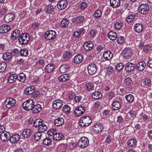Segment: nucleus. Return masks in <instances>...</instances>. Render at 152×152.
Instances as JSON below:
<instances>
[{
	"mask_svg": "<svg viewBox=\"0 0 152 152\" xmlns=\"http://www.w3.org/2000/svg\"><path fill=\"white\" fill-rule=\"evenodd\" d=\"M91 121V119L90 117L83 116L80 120V125L82 127H86L90 125Z\"/></svg>",
	"mask_w": 152,
	"mask_h": 152,
	"instance_id": "f257e3e1",
	"label": "nucleus"
},
{
	"mask_svg": "<svg viewBox=\"0 0 152 152\" xmlns=\"http://www.w3.org/2000/svg\"><path fill=\"white\" fill-rule=\"evenodd\" d=\"M18 40L19 43L21 45L26 44L30 40V35L25 33H22L19 37Z\"/></svg>",
	"mask_w": 152,
	"mask_h": 152,
	"instance_id": "f03ea898",
	"label": "nucleus"
},
{
	"mask_svg": "<svg viewBox=\"0 0 152 152\" xmlns=\"http://www.w3.org/2000/svg\"><path fill=\"white\" fill-rule=\"evenodd\" d=\"M34 103L31 99H30L26 101L23 104V108L26 110H31Z\"/></svg>",
	"mask_w": 152,
	"mask_h": 152,
	"instance_id": "7ed1b4c3",
	"label": "nucleus"
},
{
	"mask_svg": "<svg viewBox=\"0 0 152 152\" xmlns=\"http://www.w3.org/2000/svg\"><path fill=\"white\" fill-rule=\"evenodd\" d=\"M16 103V101L14 98L9 97L5 100L4 104L7 108L10 109L14 106Z\"/></svg>",
	"mask_w": 152,
	"mask_h": 152,
	"instance_id": "20e7f679",
	"label": "nucleus"
},
{
	"mask_svg": "<svg viewBox=\"0 0 152 152\" xmlns=\"http://www.w3.org/2000/svg\"><path fill=\"white\" fill-rule=\"evenodd\" d=\"M89 144L88 139L86 137H82L78 141L77 145L82 148L86 147Z\"/></svg>",
	"mask_w": 152,
	"mask_h": 152,
	"instance_id": "39448f33",
	"label": "nucleus"
},
{
	"mask_svg": "<svg viewBox=\"0 0 152 152\" xmlns=\"http://www.w3.org/2000/svg\"><path fill=\"white\" fill-rule=\"evenodd\" d=\"M56 36V32L52 30L46 31L45 34V38L47 40H53Z\"/></svg>",
	"mask_w": 152,
	"mask_h": 152,
	"instance_id": "423d86ee",
	"label": "nucleus"
},
{
	"mask_svg": "<svg viewBox=\"0 0 152 152\" xmlns=\"http://www.w3.org/2000/svg\"><path fill=\"white\" fill-rule=\"evenodd\" d=\"M97 69L96 65L94 63L89 64L87 67L88 73L90 75L94 74L96 72Z\"/></svg>",
	"mask_w": 152,
	"mask_h": 152,
	"instance_id": "0eeeda50",
	"label": "nucleus"
},
{
	"mask_svg": "<svg viewBox=\"0 0 152 152\" xmlns=\"http://www.w3.org/2000/svg\"><path fill=\"white\" fill-rule=\"evenodd\" d=\"M149 7L146 4H142L138 8V11L142 14H146L148 12Z\"/></svg>",
	"mask_w": 152,
	"mask_h": 152,
	"instance_id": "6e6552de",
	"label": "nucleus"
},
{
	"mask_svg": "<svg viewBox=\"0 0 152 152\" xmlns=\"http://www.w3.org/2000/svg\"><path fill=\"white\" fill-rule=\"evenodd\" d=\"M62 101L59 99L56 100L53 103V108L55 110L61 108L63 104Z\"/></svg>",
	"mask_w": 152,
	"mask_h": 152,
	"instance_id": "1a4fd4ad",
	"label": "nucleus"
},
{
	"mask_svg": "<svg viewBox=\"0 0 152 152\" xmlns=\"http://www.w3.org/2000/svg\"><path fill=\"white\" fill-rule=\"evenodd\" d=\"M132 54V50L130 48H125L122 53L123 57L128 58L130 57Z\"/></svg>",
	"mask_w": 152,
	"mask_h": 152,
	"instance_id": "9d476101",
	"label": "nucleus"
},
{
	"mask_svg": "<svg viewBox=\"0 0 152 152\" xmlns=\"http://www.w3.org/2000/svg\"><path fill=\"white\" fill-rule=\"evenodd\" d=\"M85 111V109L82 106H80L77 107L75 111V113L76 115L80 116Z\"/></svg>",
	"mask_w": 152,
	"mask_h": 152,
	"instance_id": "9b49d317",
	"label": "nucleus"
},
{
	"mask_svg": "<svg viewBox=\"0 0 152 152\" xmlns=\"http://www.w3.org/2000/svg\"><path fill=\"white\" fill-rule=\"evenodd\" d=\"M20 31L18 29L14 30L11 34L10 36L11 39L15 40L19 38L20 35Z\"/></svg>",
	"mask_w": 152,
	"mask_h": 152,
	"instance_id": "f8f14e48",
	"label": "nucleus"
},
{
	"mask_svg": "<svg viewBox=\"0 0 152 152\" xmlns=\"http://www.w3.org/2000/svg\"><path fill=\"white\" fill-rule=\"evenodd\" d=\"M146 66V64L144 61L138 62L136 65V69L139 71H142L144 70Z\"/></svg>",
	"mask_w": 152,
	"mask_h": 152,
	"instance_id": "ddd939ff",
	"label": "nucleus"
},
{
	"mask_svg": "<svg viewBox=\"0 0 152 152\" xmlns=\"http://www.w3.org/2000/svg\"><path fill=\"white\" fill-rule=\"evenodd\" d=\"M42 110L41 105L39 104L37 105H34L31 110V113L32 114H36Z\"/></svg>",
	"mask_w": 152,
	"mask_h": 152,
	"instance_id": "4468645a",
	"label": "nucleus"
},
{
	"mask_svg": "<svg viewBox=\"0 0 152 152\" xmlns=\"http://www.w3.org/2000/svg\"><path fill=\"white\" fill-rule=\"evenodd\" d=\"M113 56V54L110 50L104 51L103 54V57L106 60H109L111 59Z\"/></svg>",
	"mask_w": 152,
	"mask_h": 152,
	"instance_id": "2eb2a0df",
	"label": "nucleus"
},
{
	"mask_svg": "<svg viewBox=\"0 0 152 152\" xmlns=\"http://www.w3.org/2000/svg\"><path fill=\"white\" fill-rule=\"evenodd\" d=\"M135 66V65L134 64L129 62L126 64L125 69L127 72H130L134 69Z\"/></svg>",
	"mask_w": 152,
	"mask_h": 152,
	"instance_id": "dca6fc26",
	"label": "nucleus"
},
{
	"mask_svg": "<svg viewBox=\"0 0 152 152\" xmlns=\"http://www.w3.org/2000/svg\"><path fill=\"white\" fill-rule=\"evenodd\" d=\"M84 20V16H79L73 18L71 21L75 23H79L83 22Z\"/></svg>",
	"mask_w": 152,
	"mask_h": 152,
	"instance_id": "f3484780",
	"label": "nucleus"
},
{
	"mask_svg": "<svg viewBox=\"0 0 152 152\" xmlns=\"http://www.w3.org/2000/svg\"><path fill=\"white\" fill-rule=\"evenodd\" d=\"M110 5L113 8H116L118 7L120 4V0H110Z\"/></svg>",
	"mask_w": 152,
	"mask_h": 152,
	"instance_id": "a211bd4d",
	"label": "nucleus"
},
{
	"mask_svg": "<svg viewBox=\"0 0 152 152\" xmlns=\"http://www.w3.org/2000/svg\"><path fill=\"white\" fill-rule=\"evenodd\" d=\"M14 18V15L12 13L7 14L4 17V20L6 22H9L12 21Z\"/></svg>",
	"mask_w": 152,
	"mask_h": 152,
	"instance_id": "6ab92c4d",
	"label": "nucleus"
},
{
	"mask_svg": "<svg viewBox=\"0 0 152 152\" xmlns=\"http://www.w3.org/2000/svg\"><path fill=\"white\" fill-rule=\"evenodd\" d=\"M10 29L9 26L2 25L0 27V32L2 33H4L8 32Z\"/></svg>",
	"mask_w": 152,
	"mask_h": 152,
	"instance_id": "aec40b11",
	"label": "nucleus"
},
{
	"mask_svg": "<svg viewBox=\"0 0 152 152\" xmlns=\"http://www.w3.org/2000/svg\"><path fill=\"white\" fill-rule=\"evenodd\" d=\"M34 86H31L26 88L24 93L27 95H29L33 93L34 91Z\"/></svg>",
	"mask_w": 152,
	"mask_h": 152,
	"instance_id": "412c9836",
	"label": "nucleus"
},
{
	"mask_svg": "<svg viewBox=\"0 0 152 152\" xmlns=\"http://www.w3.org/2000/svg\"><path fill=\"white\" fill-rule=\"evenodd\" d=\"M64 122V120L62 118H59L55 119L54 124L55 126H59L62 125Z\"/></svg>",
	"mask_w": 152,
	"mask_h": 152,
	"instance_id": "4be33fe9",
	"label": "nucleus"
},
{
	"mask_svg": "<svg viewBox=\"0 0 152 152\" xmlns=\"http://www.w3.org/2000/svg\"><path fill=\"white\" fill-rule=\"evenodd\" d=\"M107 36L110 39L114 40L116 39L117 34L115 32L111 31L108 33Z\"/></svg>",
	"mask_w": 152,
	"mask_h": 152,
	"instance_id": "5701e85b",
	"label": "nucleus"
},
{
	"mask_svg": "<svg viewBox=\"0 0 152 152\" xmlns=\"http://www.w3.org/2000/svg\"><path fill=\"white\" fill-rule=\"evenodd\" d=\"M20 136L18 134H15L13 135L10 139L11 142L13 143H15L17 142L20 139Z\"/></svg>",
	"mask_w": 152,
	"mask_h": 152,
	"instance_id": "b1692460",
	"label": "nucleus"
},
{
	"mask_svg": "<svg viewBox=\"0 0 152 152\" xmlns=\"http://www.w3.org/2000/svg\"><path fill=\"white\" fill-rule=\"evenodd\" d=\"M67 5V3L64 0L58 2L57 7L59 9H63L65 8Z\"/></svg>",
	"mask_w": 152,
	"mask_h": 152,
	"instance_id": "393cba45",
	"label": "nucleus"
},
{
	"mask_svg": "<svg viewBox=\"0 0 152 152\" xmlns=\"http://www.w3.org/2000/svg\"><path fill=\"white\" fill-rule=\"evenodd\" d=\"M134 31L137 32L139 33L141 32L143 28L141 24L137 23L134 25Z\"/></svg>",
	"mask_w": 152,
	"mask_h": 152,
	"instance_id": "a878e982",
	"label": "nucleus"
},
{
	"mask_svg": "<svg viewBox=\"0 0 152 152\" xmlns=\"http://www.w3.org/2000/svg\"><path fill=\"white\" fill-rule=\"evenodd\" d=\"M83 59L82 55L78 54L74 58V62L76 64H79L83 61Z\"/></svg>",
	"mask_w": 152,
	"mask_h": 152,
	"instance_id": "bb28decb",
	"label": "nucleus"
},
{
	"mask_svg": "<svg viewBox=\"0 0 152 152\" xmlns=\"http://www.w3.org/2000/svg\"><path fill=\"white\" fill-rule=\"evenodd\" d=\"M85 32V29L83 28L75 31L73 34V36L75 37H78L80 35L83 34Z\"/></svg>",
	"mask_w": 152,
	"mask_h": 152,
	"instance_id": "cd10ccee",
	"label": "nucleus"
},
{
	"mask_svg": "<svg viewBox=\"0 0 152 152\" xmlns=\"http://www.w3.org/2000/svg\"><path fill=\"white\" fill-rule=\"evenodd\" d=\"M69 79V75L67 74H64L60 76L58 80L60 82H65Z\"/></svg>",
	"mask_w": 152,
	"mask_h": 152,
	"instance_id": "c85d7f7f",
	"label": "nucleus"
},
{
	"mask_svg": "<svg viewBox=\"0 0 152 152\" xmlns=\"http://www.w3.org/2000/svg\"><path fill=\"white\" fill-rule=\"evenodd\" d=\"M31 134V130L28 129L24 130L22 133V136L24 138L28 137Z\"/></svg>",
	"mask_w": 152,
	"mask_h": 152,
	"instance_id": "c756f323",
	"label": "nucleus"
},
{
	"mask_svg": "<svg viewBox=\"0 0 152 152\" xmlns=\"http://www.w3.org/2000/svg\"><path fill=\"white\" fill-rule=\"evenodd\" d=\"M54 66L53 64H48L45 67V72L47 73L51 72L54 69Z\"/></svg>",
	"mask_w": 152,
	"mask_h": 152,
	"instance_id": "7c9ffc66",
	"label": "nucleus"
},
{
	"mask_svg": "<svg viewBox=\"0 0 152 152\" xmlns=\"http://www.w3.org/2000/svg\"><path fill=\"white\" fill-rule=\"evenodd\" d=\"M17 78L19 81L23 82L26 80V76L24 74L21 73L19 75H17Z\"/></svg>",
	"mask_w": 152,
	"mask_h": 152,
	"instance_id": "2f4dec72",
	"label": "nucleus"
},
{
	"mask_svg": "<svg viewBox=\"0 0 152 152\" xmlns=\"http://www.w3.org/2000/svg\"><path fill=\"white\" fill-rule=\"evenodd\" d=\"M69 22L68 20L66 19H64L61 22L60 25L61 27L63 28H66L68 26Z\"/></svg>",
	"mask_w": 152,
	"mask_h": 152,
	"instance_id": "473e14b6",
	"label": "nucleus"
},
{
	"mask_svg": "<svg viewBox=\"0 0 152 152\" xmlns=\"http://www.w3.org/2000/svg\"><path fill=\"white\" fill-rule=\"evenodd\" d=\"M121 106L120 102L117 101L113 102L112 105V108L114 110H118L119 109Z\"/></svg>",
	"mask_w": 152,
	"mask_h": 152,
	"instance_id": "72a5a7b5",
	"label": "nucleus"
},
{
	"mask_svg": "<svg viewBox=\"0 0 152 152\" xmlns=\"http://www.w3.org/2000/svg\"><path fill=\"white\" fill-rule=\"evenodd\" d=\"M69 66L68 64H64L61 66L60 68V71L61 73L66 72L68 70Z\"/></svg>",
	"mask_w": 152,
	"mask_h": 152,
	"instance_id": "f704fd0d",
	"label": "nucleus"
},
{
	"mask_svg": "<svg viewBox=\"0 0 152 152\" xmlns=\"http://www.w3.org/2000/svg\"><path fill=\"white\" fill-rule=\"evenodd\" d=\"M102 96V93L99 91H96L92 94V96L94 99H99Z\"/></svg>",
	"mask_w": 152,
	"mask_h": 152,
	"instance_id": "c9c22d12",
	"label": "nucleus"
},
{
	"mask_svg": "<svg viewBox=\"0 0 152 152\" xmlns=\"http://www.w3.org/2000/svg\"><path fill=\"white\" fill-rule=\"evenodd\" d=\"M137 142L136 140L135 139L133 138L128 140L127 144L129 146L132 147L135 145Z\"/></svg>",
	"mask_w": 152,
	"mask_h": 152,
	"instance_id": "e433bc0d",
	"label": "nucleus"
},
{
	"mask_svg": "<svg viewBox=\"0 0 152 152\" xmlns=\"http://www.w3.org/2000/svg\"><path fill=\"white\" fill-rule=\"evenodd\" d=\"M102 12L100 10H97L94 12L93 16L94 18L96 19H98L100 18L102 15Z\"/></svg>",
	"mask_w": 152,
	"mask_h": 152,
	"instance_id": "4c0bfd02",
	"label": "nucleus"
},
{
	"mask_svg": "<svg viewBox=\"0 0 152 152\" xmlns=\"http://www.w3.org/2000/svg\"><path fill=\"white\" fill-rule=\"evenodd\" d=\"M12 53L9 52H7L3 55V58L4 60L8 61L12 58Z\"/></svg>",
	"mask_w": 152,
	"mask_h": 152,
	"instance_id": "58836bf2",
	"label": "nucleus"
},
{
	"mask_svg": "<svg viewBox=\"0 0 152 152\" xmlns=\"http://www.w3.org/2000/svg\"><path fill=\"white\" fill-rule=\"evenodd\" d=\"M9 134H7V133H2L1 134L0 138L2 141H6L9 139Z\"/></svg>",
	"mask_w": 152,
	"mask_h": 152,
	"instance_id": "ea45409f",
	"label": "nucleus"
},
{
	"mask_svg": "<svg viewBox=\"0 0 152 152\" xmlns=\"http://www.w3.org/2000/svg\"><path fill=\"white\" fill-rule=\"evenodd\" d=\"M17 75L16 74H12L8 79V81L10 83H13L17 79Z\"/></svg>",
	"mask_w": 152,
	"mask_h": 152,
	"instance_id": "a19ab883",
	"label": "nucleus"
},
{
	"mask_svg": "<svg viewBox=\"0 0 152 152\" xmlns=\"http://www.w3.org/2000/svg\"><path fill=\"white\" fill-rule=\"evenodd\" d=\"M62 133H55L53 135V138L54 140H61L63 137Z\"/></svg>",
	"mask_w": 152,
	"mask_h": 152,
	"instance_id": "79ce46f5",
	"label": "nucleus"
},
{
	"mask_svg": "<svg viewBox=\"0 0 152 152\" xmlns=\"http://www.w3.org/2000/svg\"><path fill=\"white\" fill-rule=\"evenodd\" d=\"M95 127L96 128L95 130L96 131H97L98 133L102 132L104 128L102 124H96L95 125Z\"/></svg>",
	"mask_w": 152,
	"mask_h": 152,
	"instance_id": "37998d69",
	"label": "nucleus"
},
{
	"mask_svg": "<svg viewBox=\"0 0 152 152\" xmlns=\"http://www.w3.org/2000/svg\"><path fill=\"white\" fill-rule=\"evenodd\" d=\"M52 142V139L51 138H46L44 139L43 141V143L46 145H51Z\"/></svg>",
	"mask_w": 152,
	"mask_h": 152,
	"instance_id": "c03bdc74",
	"label": "nucleus"
},
{
	"mask_svg": "<svg viewBox=\"0 0 152 152\" xmlns=\"http://www.w3.org/2000/svg\"><path fill=\"white\" fill-rule=\"evenodd\" d=\"M93 44H89L87 43H85L83 44L84 48L86 50H91L93 47Z\"/></svg>",
	"mask_w": 152,
	"mask_h": 152,
	"instance_id": "a18cd8bd",
	"label": "nucleus"
},
{
	"mask_svg": "<svg viewBox=\"0 0 152 152\" xmlns=\"http://www.w3.org/2000/svg\"><path fill=\"white\" fill-rule=\"evenodd\" d=\"M19 54L21 56L26 57L28 54V50L26 48L21 49L19 52Z\"/></svg>",
	"mask_w": 152,
	"mask_h": 152,
	"instance_id": "49530a36",
	"label": "nucleus"
},
{
	"mask_svg": "<svg viewBox=\"0 0 152 152\" xmlns=\"http://www.w3.org/2000/svg\"><path fill=\"white\" fill-rule=\"evenodd\" d=\"M42 132L39 131L35 133L34 135V139L38 141L40 139L41 137L42 136Z\"/></svg>",
	"mask_w": 152,
	"mask_h": 152,
	"instance_id": "de8ad7c7",
	"label": "nucleus"
},
{
	"mask_svg": "<svg viewBox=\"0 0 152 152\" xmlns=\"http://www.w3.org/2000/svg\"><path fill=\"white\" fill-rule=\"evenodd\" d=\"M142 84L146 86H148L151 84V80L147 78L142 80Z\"/></svg>",
	"mask_w": 152,
	"mask_h": 152,
	"instance_id": "09e8293b",
	"label": "nucleus"
},
{
	"mask_svg": "<svg viewBox=\"0 0 152 152\" xmlns=\"http://www.w3.org/2000/svg\"><path fill=\"white\" fill-rule=\"evenodd\" d=\"M125 97L127 101L129 102H132L134 99V96L131 94L126 95Z\"/></svg>",
	"mask_w": 152,
	"mask_h": 152,
	"instance_id": "8fccbe9b",
	"label": "nucleus"
},
{
	"mask_svg": "<svg viewBox=\"0 0 152 152\" xmlns=\"http://www.w3.org/2000/svg\"><path fill=\"white\" fill-rule=\"evenodd\" d=\"M7 67V64L5 62H2L0 64V72L4 71Z\"/></svg>",
	"mask_w": 152,
	"mask_h": 152,
	"instance_id": "3c124183",
	"label": "nucleus"
},
{
	"mask_svg": "<svg viewBox=\"0 0 152 152\" xmlns=\"http://www.w3.org/2000/svg\"><path fill=\"white\" fill-rule=\"evenodd\" d=\"M53 8V7L51 4H49L48 5L46 6L45 8V10L46 11H45L46 13H51L52 10Z\"/></svg>",
	"mask_w": 152,
	"mask_h": 152,
	"instance_id": "603ef678",
	"label": "nucleus"
},
{
	"mask_svg": "<svg viewBox=\"0 0 152 152\" xmlns=\"http://www.w3.org/2000/svg\"><path fill=\"white\" fill-rule=\"evenodd\" d=\"M72 56V53L70 51H66L63 54V57L64 58L67 59Z\"/></svg>",
	"mask_w": 152,
	"mask_h": 152,
	"instance_id": "864d4df0",
	"label": "nucleus"
},
{
	"mask_svg": "<svg viewBox=\"0 0 152 152\" xmlns=\"http://www.w3.org/2000/svg\"><path fill=\"white\" fill-rule=\"evenodd\" d=\"M47 128L46 126L44 124H43L41 126H40L38 128V131L42 132H43L46 130Z\"/></svg>",
	"mask_w": 152,
	"mask_h": 152,
	"instance_id": "5fc2aeb1",
	"label": "nucleus"
},
{
	"mask_svg": "<svg viewBox=\"0 0 152 152\" xmlns=\"http://www.w3.org/2000/svg\"><path fill=\"white\" fill-rule=\"evenodd\" d=\"M86 87L88 91H91L94 89L93 84L91 83H88L86 84Z\"/></svg>",
	"mask_w": 152,
	"mask_h": 152,
	"instance_id": "6e6d98bb",
	"label": "nucleus"
},
{
	"mask_svg": "<svg viewBox=\"0 0 152 152\" xmlns=\"http://www.w3.org/2000/svg\"><path fill=\"white\" fill-rule=\"evenodd\" d=\"M113 68L110 66H109L107 69L106 74L108 75H111L113 72Z\"/></svg>",
	"mask_w": 152,
	"mask_h": 152,
	"instance_id": "4d7b16f0",
	"label": "nucleus"
},
{
	"mask_svg": "<svg viewBox=\"0 0 152 152\" xmlns=\"http://www.w3.org/2000/svg\"><path fill=\"white\" fill-rule=\"evenodd\" d=\"M63 110L66 113H69L70 111V107L68 105H65L63 107Z\"/></svg>",
	"mask_w": 152,
	"mask_h": 152,
	"instance_id": "13d9d810",
	"label": "nucleus"
},
{
	"mask_svg": "<svg viewBox=\"0 0 152 152\" xmlns=\"http://www.w3.org/2000/svg\"><path fill=\"white\" fill-rule=\"evenodd\" d=\"M124 66L122 63H119L116 65V69L118 71L121 70L124 68Z\"/></svg>",
	"mask_w": 152,
	"mask_h": 152,
	"instance_id": "bf43d9fd",
	"label": "nucleus"
},
{
	"mask_svg": "<svg viewBox=\"0 0 152 152\" xmlns=\"http://www.w3.org/2000/svg\"><path fill=\"white\" fill-rule=\"evenodd\" d=\"M123 23L120 22H117L115 24V28L117 30H120L122 27Z\"/></svg>",
	"mask_w": 152,
	"mask_h": 152,
	"instance_id": "052dcab7",
	"label": "nucleus"
},
{
	"mask_svg": "<svg viewBox=\"0 0 152 152\" xmlns=\"http://www.w3.org/2000/svg\"><path fill=\"white\" fill-rule=\"evenodd\" d=\"M134 16L132 14L128 16L126 18V21L128 22H130L132 21L134 19Z\"/></svg>",
	"mask_w": 152,
	"mask_h": 152,
	"instance_id": "680f3d73",
	"label": "nucleus"
},
{
	"mask_svg": "<svg viewBox=\"0 0 152 152\" xmlns=\"http://www.w3.org/2000/svg\"><path fill=\"white\" fill-rule=\"evenodd\" d=\"M41 121V119H38L35 120L33 123V126L35 127H38L39 126V121Z\"/></svg>",
	"mask_w": 152,
	"mask_h": 152,
	"instance_id": "e2e57ef3",
	"label": "nucleus"
},
{
	"mask_svg": "<svg viewBox=\"0 0 152 152\" xmlns=\"http://www.w3.org/2000/svg\"><path fill=\"white\" fill-rule=\"evenodd\" d=\"M12 54L14 56H16L18 54L19 51L17 49H14L11 51Z\"/></svg>",
	"mask_w": 152,
	"mask_h": 152,
	"instance_id": "0e129e2a",
	"label": "nucleus"
},
{
	"mask_svg": "<svg viewBox=\"0 0 152 152\" xmlns=\"http://www.w3.org/2000/svg\"><path fill=\"white\" fill-rule=\"evenodd\" d=\"M124 41V37H118L117 38V42L119 44L123 43Z\"/></svg>",
	"mask_w": 152,
	"mask_h": 152,
	"instance_id": "69168bd1",
	"label": "nucleus"
},
{
	"mask_svg": "<svg viewBox=\"0 0 152 152\" xmlns=\"http://www.w3.org/2000/svg\"><path fill=\"white\" fill-rule=\"evenodd\" d=\"M124 83L127 85H129L132 82L131 79L129 77H128L125 79L124 80Z\"/></svg>",
	"mask_w": 152,
	"mask_h": 152,
	"instance_id": "338daca9",
	"label": "nucleus"
},
{
	"mask_svg": "<svg viewBox=\"0 0 152 152\" xmlns=\"http://www.w3.org/2000/svg\"><path fill=\"white\" fill-rule=\"evenodd\" d=\"M136 112L133 110H131L129 112V114L133 118L135 117L136 115Z\"/></svg>",
	"mask_w": 152,
	"mask_h": 152,
	"instance_id": "774afa93",
	"label": "nucleus"
}]
</instances>
